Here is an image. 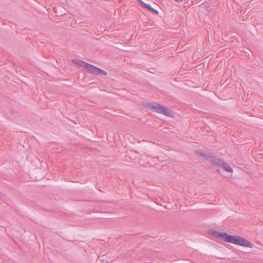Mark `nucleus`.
<instances>
[{
    "mask_svg": "<svg viewBox=\"0 0 263 263\" xmlns=\"http://www.w3.org/2000/svg\"><path fill=\"white\" fill-rule=\"evenodd\" d=\"M197 156H201L205 158L206 160L214 164L215 165L218 166L219 164H220L221 160L216 158L212 154L204 153L201 152H196Z\"/></svg>",
    "mask_w": 263,
    "mask_h": 263,
    "instance_id": "nucleus-1",
    "label": "nucleus"
},
{
    "mask_svg": "<svg viewBox=\"0 0 263 263\" xmlns=\"http://www.w3.org/2000/svg\"><path fill=\"white\" fill-rule=\"evenodd\" d=\"M210 234L213 235L216 238L220 240H223L225 241H226V238L228 234L226 232H221L217 231H212Z\"/></svg>",
    "mask_w": 263,
    "mask_h": 263,
    "instance_id": "nucleus-2",
    "label": "nucleus"
},
{
    "mask_svg": "<svg viewBox=\"0 0 263 263\" xmlns=\"http://www.w3.org/2000/svg\"><path fill=\"white\" fill-rule=\"evenodd\" d=\"M237 245L250 248H252L254 246L253 244L240 236L239 237Z\"/></svg>",
    "mask_w": 263,
    "mask_h": 263,
    "instance_id": "nucleus-3",
    "label": "nucleus"
},
{
    "mask_svg": "<svg viewBox=\"0 0 263 263\" xmlns=\"http://www.w3.org/2000/svg\"><path fill=\"white\" fill-rule=\"evenodd\" d=\"M239 237V236L232 235L228 234L227 237L226 238V241L235 245H237Z\"/></svg>",
    "mask_w": 263,
    "mask_h": 263,
    "instance_id": "nucleus-4",
    "label": "nucleus"
},
{
    "mask_svg": "<svg viewBox=\"0 0 263 263\" xmlns=\"http://www.w3.org/2000/svg\"><path fill=\"white\" fill-rule=\"evenodd\" d=\"M136 1L137 2H138L140 4L141 7H142L143 8H146L148 10L154 12V13H156V14L158 13V11L157 10L154 9L153 7H152L149 5L144 3L141 0H136Z\"/></svg>",
    "mask_w": 263,
    "mask_h": 263,
    "instance_id": "nucleus-5",
    "label": "nucleus"
},
{
    "mask_svg": "<svg viewBox=\"0 0 263 263\" xmlns=\"http://www.w3.org/2000/svg\"><path fill=\"white\" fill-rule=\"evenodd\" d=\"M149 108H151L154 111L160 114L162 106L157 103H151L148 104Z\"/></svg>",
    "mask_w": 263,
    "mask_h": 263,
    "instance_id": "nucleus-6",
    "label": "nucleus"
},
{
    "mask_svg": "<svg viewBox=\"0 0 263 263\" xmlns=\"http://www.w3.org/2000/svg\"><path fill=\"white\" fill-rule=\"evenodd\" d=\"M86 67L85 69L88 72H89L90 74H93L96 75L97 69L98 68L97 67L93 66L92 65L89 64L88 63L86 64Z\"/></svg>",
    "mask_w": 263,
    "mask_h": 263,
    "instance_id": "nucleus-7",
    "label": "nucleus"
},
{
    "mask_svg": "<svg viewBox=\"0 0 263 263\" xmlns=\"http://www.w3.org/2000/svg\"><path fill=\"white\" fill-rule=\"evenodd\" d=\"M218 166H220L222 167L224 170L226 171L229 172V173H232L233 172V169L231 167L230 165H229L228 164H227L225 162H223L221 160L220 164H219Z\"/></svg>",
    "mask_w": 263,
    "mask_h": 263,
    "instance_id": "nucleus-8",
    "label": "nucleus"
},
{
    "mask_svg": "<svg viewBox=\"0 0 263 263\" xmlns=\"http://www.w3.org/2000/svg\"><path fill=\"white\" fill-rule=\"evenodd\" d=\"M169 117H172L173 116V113L170 110L165 107L162 106L161 113Z\"/></svg>",
    "mask_w": 263,
    "mask_h": 263,
    "instance_id": "nucleus-9",
    "label": "nucleus"
},
{
    "mask_svg": "<svg viewBox=\"0 0 263 263\" xmlns=\"http://www.w3.org/2000/svg\"><path fill=\"white\" fill-rule=\"evenodd\" d=\"M72 61L74 63V64H77L80 67H83L84 69H85L86 66V64H88L86 62H83L82 61L80 60H72Z\"/></svg>",
    "mask_w": 263,
    "mask_h": 263,
    "instance_id": "nucleus-10",
    "label": "nucleus"
},
{
    "mask_svg": "<svg viewBox=\"0 0 263 263\" xmlns=\"http://www.w3.org/2000/svg\"><path fill=\"white\" fill-rule=\"evenodd\" d=\"M96 75L106 76L107 75V72L105 71H104V70H102V69H100V68L98 67V68L97 69Z\"/></svg>",
    "mask_w": 263,
    "mask_h": 263,
    "instance_id": "nucleus-11",
    "label": "nucleus"
},
{
    "mask_svg": "<svg viewBox=\"0 0 263 263\" xmlns=\"http://www.w3.org/2000/svg\"><path fill=\"white\" fill-rule=\"evenodd\" d=\"M175 1H176V2H182L183 0H174Z\"/></svg>",
    "mask_w": 263,
    "mask_h": 263,
    "instance_id": "nucleus-12",
    "label": "nucleus"
}]
</instances>
